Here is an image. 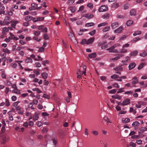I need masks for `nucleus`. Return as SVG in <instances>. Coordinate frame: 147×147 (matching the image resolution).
<instances>
[{"label": "nucleus", "instance_id": "obj_1", "mask_svg": "<svg viewBox=\"0 0 147 147\" xmlns=\"http://www.w3.org/2000/svg\"><path fill=\"white\" fill-rule=\"evenodd\" d=\"M108 10V7L107 6L105 5L101 6L98 9V11L99 12H103L106 11Z\"/></svg>", "mask_w": 147, "mask_h": 147}, {"label": "nucleus", "instance_id": "obj_2", "mask_svg": "<svg viewBox=\"0 0 147 147\" xmlns=\"http://www.w3.org/2000/svg\"><path fill=\"white\" fill-rule=\"evenodd\" d=\"M9 139L8 136L7 134H4L2 137L1 142L3 143H5Z\"/></svg>", "mask_w": 147, "mask_h": 147}, {"label": "nucleus", "instance_id": "obj_3", "mask_svg": "<svg viewBox=\"0 0 147 147\" xmlns=\"http://www.w3.org/2000/svg\"><path fill=\"white\" fill-rule=\"evenodd\" d=\"M130 103V100L129 98H125L122 102V105L124 106L129 104Z\"/></svg>", "mask_w": 147, "mask_h": 147}, {"label": "nucleus", "instance_id": "obj_4", "mask_svg": "<svg viewBox=\"0 0 147 147\" xmlns=\"http://www.w3.org/2000/svg\"><path fill=\"white\" fill-rule=\"evenodd\" d=\"M114 47L112 46L109 48L107 49V51H109V52L111 53H117V49H115V50H113L114 49Z\"/></svg>", "mask_w": 147, "mask_h": 147}, {"label": "nucleus", "instance_id": "obj_5", "mask_svg": "<svg viewBox=\"0 0 147 147\" xmlns=\"http://www.w3.org/2000/svg\"><path fill=\"white\" fill-rule=\"evenodd\" d=\"M123 28L122 27L120 26L119 27L118 29L114 30V32L115 33H119L121 32L122 31Z\"/></svg>", "mask_w": 147, "mask_h": 147}, {"label": "nucleus", "instance_id": "obj_6", "mask_svg": "<svg viewBox=\"0 0 147 147\" xmlns=\"http://www.w3.org/2000/svg\"><path fill=\"white\" fill-rule=\"evenodd\" d=\"M119 26V24L117 22L112 23L111 25L112 28L113 29L116 28Z\"/></svg>", "mask_w": 147, "mask_h": 147}, {"label": "nucleus", "instance_id": "obj_7", "mask_svg": "<svg viewBox=\"0 0 147 147\" xmlns=\"http://www.w3.org/2000/svg\"><path fill=\"white\" fill-rule=\"evenodd\" d=\"M136 65L134 63H131L129 65L128 67L129 70H131L134 68L136 66Z\"/></svg>", "mask_w": 147, "mask_h": 147}, {"label": "nucleus", "instance_id": "obj_8", "mask_svg": "<svg viewBox=\"0 0 147 147\" xmlns=\"http://www.w3.org/2000/svg\"><path fill=\"white\" fill-rule=\"evenodd\" d=\"M112 97L113 98L118 99V100H121L122 97L121 96L117 94H116L112 96Z\"/></svg>", "mask_w": 147, "mask_h": 147}, {"label": "nucleus", "instance_id": "obj_9", "mask_svg": "<svg viewBox=\"0 0 147 147\" xmlns=\"http://www.w3.org/2000/svg\"><path fill=\"white\" fill-rule=\"evenodd\" d=\"M96 56V54L95 53H91L88 55V57L90 58H94Z\"/></svg>", "mask_w": 147, "mask_h": 147}, {"label": "nucleus", "instance_id": "obj_10", "mask_svg": "<svg viewBox=\"0 0 147 147\" xmlns=\"http://www.w3.org/2000/svg\"><path fill=\"white\" fill-rule=\"evenodd\" d=\"M110 14L108 13H106L102 16V18L104 19H108L110 16Z\"/></svg>", "mask_w": 147, "mask_h": 147}, {"label": "nucleus", "instance_id": "obj_11", "mask_svg": "<svg viewBox=\"0 0 147 147\" xmlns=\"http://www.w3.org/2000/svg\"><path fill=\"white\" fill-rule=\"evenodd\" d=\"M33 17L31 16H28L25 17V20L27 22H29L32 20Z\"/></svg>", "mask_w": 147, "mask_h": 147}, {"label": "nucleus", "instance_id": "obj_12", "mask_svg": "<svg viewBox=\"0 0 147 147\" xmlns=\"http://www.w3.org/2000/svg\"><path fill=\"white\" fill-rule=\"evenodd\" d=\"M94 16L92 14H87L85 15V17L88 19H90L93 17Z\"/></svg>", "mask_w": 147, "mask_h": 147}, {"label": "nucleus", "instance_id": "obj_13", "mask_svg": "<svg viewBox=\"0 0 147 147\" xmlns=\"http://www.w3.org/2000/svg\"><path fill=\"white\" fill-rule=\"evenodd\" d=\"M57 134L60 137H62L63 135V131L59 129L58 131Z\"/></svg>", "mask_w": 147, "mask_h": 147}, {"label": "nucleus", "instance_id": "obj_14", "mask_svg": "<svg viewBox=\"0 0 147 147\" xmlns=\"http://www.w3.org/2000/svg\"><path fill=\"white\" fill-rule=\"evenodd\" d=\"M94 37H92L88 39L87 41V45H88L92 42L94 40Z\"/></svg>", "mask_w": 147, "mask_h": 147}, {"label": "nucleus", "instance_id": "obj_15", "mask_svg": "<svg viewBox=\"0 0 147 147\" xmlns=\"http://www.w3.org/2000/svg\"><path fill=\"white\" fill-rule=\"evenodd\" d=\"M33 120L34 121L37 120L38 119L39 117L37 113H36L33 115Z\"/></svg>", "mask_w": 147, "mask_h": 147}, {"label": "nucleus", "instance_id": "obj_16", "mask_svg": "<svg viewBox=\"0 0 147 147\" xmlns=\"http://www.w3.org/2000/svg\"><path fill=\"white\" fill-rule=\"evenodd\" d=\"M123 56L122 55H117V56H116V57H115V58H112V60H117L118 59H119L120 57H122Z\"/></svg>", "mask_w": 147, "mask_h": 147}, {"label": "nucleus", "instance_id": "obj_17", "mask_svg": "<svg viewBox=\"0 0 147 147\" xmlns=\"http://www.w3.org/2000/svg\"><path fill=\"white\" fill-rule=\"evenodd\" d=\"M53 144L55 146H56L57 143L58 139L56 138H54L53 139Z\"/></svg>", "mask_w": 147, "mask_h": 147}, {"label": "nucleus", "instance_id": "obj_18", "mask_svg": "<svg viewBox=\"0 0 147 147\" xmlns=\"http://www.w3.org/2000/svg\"><path fill=\"white\" fill-rule=\"evenodd\" d=\"M69 38L71 40H74V42H77L75 38L74 35L73 34H71L70 35H69Z\"/></svg>", "mask_w": 147, "mask_h": 147}, {"label": "nucleus", "instance_id": "obj_19", "mask_svg": "<svg viewBox=\"0 0 147 147\" xmlns=\"http://www.w3.org/2000/svg\"><path fill=\"white\" fill-rule=\"evenodd\" d=\"M95 24L93 22L88 23L86 24L85 26L86 27H90L94 26Z\"/></svg>", "mask_w": 147, "mask_h": 147}, {"label": "nucleus", "instance_id": "obj_20", "mask_svg": "<svg viewBox=\"0 0 147 147\" xmlns=\"http://www.w3.org/2000/svg\"><path fill=\"white\" fill-rule=\"evenodd\" d=\"M147 55V52L145 51H144L142 53L140 54V56L142 57H144Z\"/></svg>", "mask_w": 147, "mask_h": 147}, {"label": "nucleus", "instance_id": "obj_21", "mask_svg": "<svg viewBox=\"0 0 147 147\" xmlns=\"http://www.w3.org/2000/svg\"><path fill=\"white\" fill-rule=\"evenodd\" d=\"M63 46V47L66 48H67V47H68L69 45H68L67 44V42L66 41H65L64 40H63L62 41Z\"/></svg>", "mask_w": 147, "mask_h": 147}, {"label": "nucleus", "instance_id": "obj_22", "mask_svg": "<svg viewBox=\"0 0 147 147\" xmlns=\"http://www.w3.org/2000/svg\"><path fill=\"white\" fill-rule=\"evenodd\" d=\"M41 75L42 77L45 79L47 78L48 76V74L46 72H44Z\"/></svg>", "mask_w": 147, "mask_h": 147}, {"label": "nucleus", "instance_id": "obj_23", "mask_svg": "<svg viewBox=\"0 0 147 147\" xmlns=\"http://www.w3.org/2000/svg\"><path fill=\"white\" fill-rule=\"evenodd\" d=\"M133 23V22L131 20H129L127 21L126 23V24L127 26L131 25Z\"/></svg>", "mask_w": 147, "mask_h": 147}, {"label": "nucleus", "instance_id": "obj_24", "mask_svg": "<svg viewBox=\"0 0 147 147\" xmlns=\"http://www.w3.org/2000/svg\"><path fill=\"white\" fill-rule=\"evenodd\" d=\"M26 62L28 63H32V60L30 57H27L25 60Z\"/></svg>", "mask_w": 147, "mask_h": 147}, {"label": "nucleus", "instance_id": "obj_25", "mask_svg": "<svg viewBox=\"0 0 147 147\" xmlns=\"http://www.w3.org/2000/svg\"><path fill=\"white\" fill-rule=\"evenodd\" d=\"M140 123L137 121L134 122L132 124V126L133 127L138 126L140 125Z\"/></svg>", "mask_w": 147, "mask_h": 147}, {"label": "nucleus", "instance_id": "obj_26", "mask_svg": "<svg viewBox=\"0 0 147 147\" xmlns=\"http://www.w3.org/2000/svg\"><path fill=\"white\" fill-rule=\"evenodd\" d=\"M110 29V27L109 26H107L105 27V28H104L103 30L102 31L103 32H106L109 30Z\"/></svg>", "mask_w": 147, "mask_h": 147}, {"label": "nucleus", "instance_id": "obj_27", "mask_svg": "<svg viewBox=\"0 0 147 147\" xmlns=\"http://www.w3.org/2000/svg\"><path fill=\"white\" fill-rule=\"evenodd\" d=\"M136 10L134 9H132L130 11V15L131 16H134L136 15Z\"/></svg>", "mask_w": 147, "mask_h": 147}, {"label": "nucleus", "instance_id": "obj_28", "mask_svg": "<svg viewBox=\"0 0 147 147\" xmlns=\"http://www.w3.org/2000/svg\"><path fill=\"white\" fill-rule=\"evenodd\" d=\"M138 52L137 51H134L132 53H131L130 54V57L132 56H135L137 54Z\"/></svg>", "mask_w": 147, "mask_h": 147}, {"label": "nucleus", "instance_id": "obj_29", "mask_svg": "<svg viewBox=\"0 0 147 147\" xmlns=\"http://www.w3.org/2000/svg\"><path fill=\"white\" fill-rule=\"evenodd\" d=\"M114 69L115 71H122L123 70V68L121 66H119L118 67H117L116 68H114Z\"/></svg>", "mask_w": 147, "mask_h": 147}, {"label": "nucleus", "instance_id": "obj_30", "mask_svg": "<svg viewBox=\"0 0 147 147\" xmlns=\"http://www.w3.org/2000/svg\"><path fill=\"white\" fill-rule=\"evenodd\" d=\"M130 121V119L128 118H126L124 120H122V122L123 123H128Z\"/></svg>", "mask_w": 147, "mask_h": 147}, {"label": "nucleus", "instance_id": "obj_31", "mask_svg": "<svg viewBox=\"0 0 147 147\" xmlns=\"http://www.w3.org/2000/svg\"><path fill=\"white\" fill-rule=\"evenodd\" d=\"M139 130L140 131H146L147 130V127H141V128H140L139 129Z\"/></svg>", "mask_w": 147, "mask_h": 147}, {"label": "nucleus", "instance_id": "obj_32", "mask_svg": "<svg viewBox=\"0 0 147 147\" xmlns=\"http://www.w3.org/2000/svg\"><path fill=\"white\" fill-rule=\"evenodd\" d=\"M145 65L146 63H142L138 67V69L139 70L140 69H142L143 67Z\"/></svg>", "mask_w": 147, "mask_h": 147}, {"label": "nucleus", "instance_id": "obj_33", "mask_svg": "<svg viewBox=\"0 0 147 147\" xmlns=\"http://www.w3.org/2000/svg\"><path fill=\"white\" fill-rule=\"evenodd\" d=\"M40 31H35L34 32V34L36 36H38L40 35Z\"/></svg>", "mask_w": 147, "mask_h": 147}, {"label": "nucleus", "instance_id": "obj_34", "mask_svg": "<svg viewBox=\"0 0 147 147\" xmlns=\"http://www.w3.org/2000/svg\"><path fill=\"white\" fill-rule=\"evenodd\" d=\"M107 24V23L106 22L102 23H100V24H98V27H100L102 26H105Z\"/></svg>", "mask_w": 147, "mask_h": 147}, {"label": "nucleus", "instance_id": "obj_35", "mask_svg": "<svg viewBox=\"0 0 147 147\" xmlns=\"http://www.w3.org/2000/svg\"><path fill=\"white\" fill-rule=\"evenodd\" d=\"M2 50L4 52L7 53L8 54H9L10 53V51L7 48L5 49H3Z\"/></svg>", "mask_w": 147, "mask_h": 147}, {"label": "nucleus", "instance_id": "obj_36", "mask_svg": "<svg viewBox=\"0 0 147 147\" xmlns=\"http://www.w3.org/2000/svg\"><path fill=\"white\" fill-rule=\"evenodd\" d=\"M141 33V32L140 31H137L135 32V33L133 34V35L134 36H135L137 35H139Z\"/></svg>", "mask_w": 147, "mask_h": 147}, {"label": "nucleus", "instance_id": "obj_37", "mask_svg": "<svg viewBox=\"0 0 147 147\" xmlns=\"http://www.w3.org/2000/svg\"><path fill=\"white\" fill-rule=\"evenodd\" d=\"M31 6L35 9H36V8L37 7V5L34 3H32L31 4Z\"/></svg>", "mask_w": 147, "mask_h": 147}, {"label": "nucleus", "instance_id": "obj_38", "mask_svg": "<svg viewBox=\"0 0 147 147\" xmlns=\"http://www.w3.org/2000/svg\"><path fill=\"white\" fill-rule=\"evenodd\" d=\"M75 0H69L67 2V3L69 5H71L74 2Z\"/></svg>", "mask_w": 147, "mask_h": 147}, {"label": "nucleus", "instance_id": "obj_39", "mask_svg": "<svg viewBox=\"0 0 147 147\" xmlns=\"http://www.w3.org/2000/svg\"><path fill=\"white\" fill-rule=\"evenodd\" d=\"M81 44H84L86 43L87 44V42L86 40L85 39H82L80 42Z\"/></svg>", "mask_w": 147, "mask_h": 147}, {"label": "nucleus", "instance_id": "obj_40", "mask_svg": "<svg viewBox=\"0 0 147 147\" xmlns=\"http://www.w3.org/2000/svg\"><path fill=\"white\" fill-rule=\"evenodd\" d=\"M43 37H44V39L46 40H47L49 38V37L48 36V35L47 34H44Z\"/></svg>", "mask_w": 147, "mask_h": 147}, {"label": "nucleus", "instance_id": "obj_41", "mask_svg": "<svg viewBox=\"0 0 147 147\" xmlns=\"http://www.w3.org/2000/svg\"><path fill=\"white\" fill-rule=\"evenodd\" d=\"M33 102H30L29 106V107L30 108L32 109L33 110L35 109V108L33 107Z\"/></svg>", "mask_w": 147, "mask_h": 147}, {"label": "nucleus", "instance_id": "obj_42", "mask_svg": "<svg viewBox=\"0 0 147 147\" xmlns=\"http://www.w3.org/2000/svg\"><path fill=\"white\" fill-rule=\"evenodd\" d=\"M13 92L15 93L18 94H20V92L19 90H18L17 89H15V90H13L12 91Z\"/></svg>", "mask_w": 147, "mask_h": 147}, {"label": "nucleus", "instance_id": "obj_43", "mask_svg": "<svg viewBox=\"0 0 147 147\" xmlns=\"http://www.w3.org/2000/svg\"><path fill=\"white\" fill-rule=\"evenodd\" d=\"M18 22L17 21H14L13 22V23L11 25V26L12 27H13L14 28H15V26H16V24H17Z\"/></svg>", "mask_w": 147, "mask_h": 147}, {"label": "nucleus", "instance_id": "obj_44", "mask_svg": "<svg viewBox=\"0 0 147 147\" xmlns=\"http://www.w3.org/2000/svg\"><path fill=\"white\" fill-rule=\"evenodd\" d=\"M118 76L117 75L114 74L113 76H111V78L112 79H116L119 78Z\"/></svg>", "mask_w": 147, "mask_h": 147}, {"label": "nucleus", "instance_id": "obj_45", "mask_svg": "<svg viewBox=\"0 0 147 147\" xmlns=\"http://www.w3.org/2000/svg\"><path fill=\"white\" fill-rule=\"evenodd\" d=\"M106 42L105 41H102L98 43V45L99 46H102L104 45H105Z\"/></svg>", "mask_w": 147, "mask_h": 147}, {"label": "nucleus", "instance_id": "obj_46", "mask_svg": "<svg viewBox=\"0 0 147 147\" xmlns=\"http://www.w3.org/2000/svg\"><path fill=\"white\" fill-rule=\"evenodd\" d=\"M95 32L96 30H94L93 31L90 32H89V34L91 36H93L95 34Z\"/></svg>", "mask_w": 147, "mask_h": 147}, {"label": "nucleus", "instance_id": "obj_47", "mask_svg": "<svg viewBox=\"0 0 147 147\" xmlns=\"http://www.w3.org/2000/svg\"><path fill=\"white\" fill-rule=\"evenodd\" d=\"M87 6L92 9L93 8V4L92 3H89L87 4Z\"/></svg>", "mask_w": 147, "mask_h": 147}, {"label": "nucleus", "instance_id": "obj_48", "mask_svg": "<svg viewBox=\"0 0 147 147\" xmlns=\"http://www.w3.org/2000/svg\"><path fill=\"white\" fill-rule=\"evenodd\" d=\"M48 131V129L47 128H43L42 130V133H44L47 132Z\"/></svg>", "mask_w": 147, "mask_h": 147}, {"label": "nucleus", "instance_id": "obj_49", "mask_svg": "<svg viewBox=\"0 0 147 147\" xmlns=\"http://www.w3.org/2000/svg\"><path fill=\"white\" fill-rule=\"evenodd\" d=\"M116 91V90L115 89H113L111 90H110L109 91V92L111 94H114L115 93Z\"/></svg>", "mask_w": 147, "mask_h": 147}, {"label": "nucleus", "instance_id": "obj_50", "mask_svg": "<svg viewBox=\"0 0 147 147\" xmlns=\"http://www.w3.org/2000/svg\"><path fill=\"white\" fill-rule=\"evenodd\" d=\"M10 35H11L10 36H9L8 38L9 39H13V37H14V35L12 34L11 33H10Z\"/></svg>", "mask_w": 147, "mask_h": 147}, {"label": "nucleus", "instance_id": "obj_51", "mask_svg": "<svg viewBox=\"0 0 147 147\" xmlns=\"http://www.w3.org/2000/svg\"><path fill=\"white\" fill-rule=\"evenodd\" d=\"M127 51V50L126 49H125L124 48H123H123L121 51V53H125Z\"/></svg>", "mask_w": 147, "mask_h": 147}, {"label": "nucleus", "instance_id": "obj_52", "mask_svg": "<svg viewBox=\"0 0 147 147\" xmlns=\"http://www.w3.org/2000/svg\"><path fill=\"white\" fill-rule=\"evenodd\" d=\"M32 38L34 40H36L38 42H40L41 40L40 38L38 39V37H36L35 36L33 37Z\"/></svg>", "mask_w": 147, "mask_h": 147}, {"label": "nucleus", "instance_id": "obj_53", "mask_svg": "<svg viewBox=\"0 0 147 147\" xmlns=\"http://www.w3.org/2000/svg\"><path fill=\"white\" fill-rule=\"evenodd\" d=\"M3 31L6 32H8L9 31V29L6 27L3 28Z\"/></svg>", "mask_w": 147, "mask_h": 147}, {"label": "nucleus", "instance_id": "obj_54", "mask_svg": "<svg viewBox=\"0 0 147 147\" xmlns=\"http://www.w3.org/2000/svg\"><path fill=\"white\" fill-rule=\"evenodd\" d=\"M19 103H20L19 101H17L13 103V106L15 107H17Z\"/></svg>", "mask_w": 147, "mask_h": 147}, {"label": "nucleus", "instance_id": "obj_55", "mask_svg": "<svg viewBox=\"0 0 147 147\" xmlns=\"http://www.w3.org/2000/svg\"><path fill=\"white\" fill-rule=\"evenodd\" d=\"M129 145L131 146H132L133 147H135L136 146V144L133 142H131L130 143Z\"/></svg>", "mask_w": 147, "mask_h": 147}, {"label": "nucleus", "instance_id": "obj_56", "mask_svg": "<svg viewBox=\"0 0 147 147\" xmlns=\"http://www.w3.org/2000/svg\"><path fill=\"white\" fill-rule=\"evenodd\" d=\"M43 63H42V64L44 66H46V64H48L49 63V62L48 60H45L44 61H42Z\"/></svg>", "mask_w": 147, "mask_h": 147}, {"label": "nucleus", "instance_id": "obj_57", "mask_svg": "<svg viewBox=\"0 0 147 147\" xmlns=\"http://www.w3.org/2000/svg\"><path fill=\"white\" fill-rule=\"evenodd\" d=\"M70 10L72 13H74L76 11V9L75 7H71L70 8Z\"/></svg>", "mask_w": 147, "mask_h": 147}, {"label": "nucleus", "instance_id": "obj_58", "mask_svg": "<svg viewBox=\"0 0 147 147\" xmlns=\"http://www.w3.org/2000/svg\"><path fill=\"white\" fill-rule=\"evenodd\" d=\"M6 100V105L7 106H9L10 105V103L9 102V100L7 99H6L5 100Z\"/></svg>", "mask_w": 147, "mask_h": 147}, {"label": "nucleus", "instance_id": "obj_59", "mask_svg": "<svg viewBox=\"0 0 147 147\" xmlns=\"http://www.w3.org/2000/svg\"><path fill=\"white\" fill-rule=\"evenodd\" d=\"M45 50V49L44 47H40L38 50V52H43Z\"/></svg>", "mask_w": 147, "mask_h": 147}, {"label": "nucleus", "instance_id": "obj_60", "mask_svg": "<svg viewBox=\"0 0 147 147\" xmlns=\"http://www.w3.org/2000/svg\"><path fill=\"white\" fill-rule=\"evenodd\" d=\"M1 76L3 78H6V76L5 74V72L4 71L2 72Z\"/></svg>", "mask_w": 147, "mask_h": 147}, {"label": "nucleus", "instance_id": "obj_61", "mask_svg": "<svg viewBox=\"0 0 147 147\" xmlns=\"http://www.w3.org/2000/svg\"><path fill=\"white\" fill-rule=\"evenodd\" d=\"M36 66L37 67H39L41 66V65L40 63L39 62H36L35 63Z\"/></svg>", "mask_w": 147, "mask_h": 147}, {"label": "nucleus", "instance_id": "obj_62", "mask_svg": "<svg viewBox=\"0 0 147 147\" xmlns=\"http://www.w3.org/2000/svg\"><path fill=\"white\" fill-rule=\"evenodd\" d=\"M42 125V122L41 121H38L37 123V125L39 127H40Z\"/></svg>", "mask_w": 147, "mask_h": 147}, {"label": "nucleus", "instance_id": "obj_63", "mask_svg": "<svg viewBox=\"0 0 147 147\" xmlns=\"http://www.w3.org/2000/svg\"><path fill=\"white\" fill-rule=\"evenodd\" d=\"M77 25H82V22L81 21H78L76 22Z\"/></svg>", "mask_w": 147, "mask_h": 147}, {"label": "nucleus", "instance_id": "obj_64", "mask_svg": "<svg viewBox=\"0 0 147 147\" xmlns=\"http://www.w3.org/2000/svg\"><path fill=\"white\" fill-rule=\"evenodd\" d=\"M92 134L95 136H97L98 134V132L96 131H92Z\"/></svg>", "mask_w": 147, "mask_h": 147}]
</instances>
